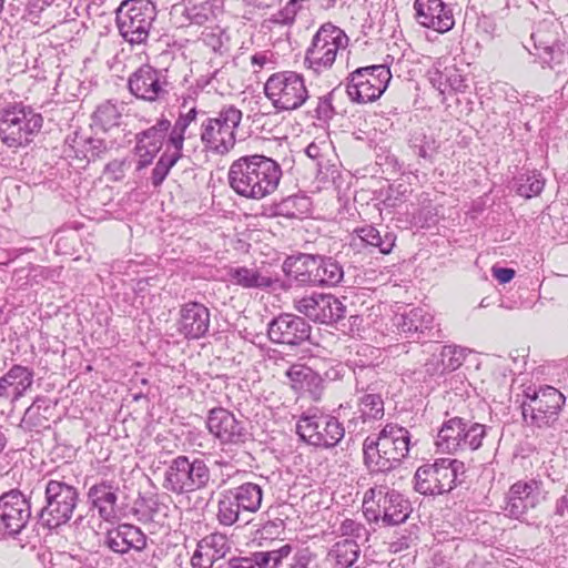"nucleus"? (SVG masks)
Here are the masks:
<instances>
[{
	"mask_svg": "<svg viewBox=\"0 0 568 568\" xmlns=\"http://www.w3.org/2000/svg\"><path fill=\"white\" fill-rule=\"evenodd\" d=\"M281 178L280 164L262 154L241 156L231 164L227 173L230 187L240 196L253 200L273 193Z\"/></svg>",
	"mask_w": 568,
	"mask_h": 568,
	"instance_id": "nucleus-1",
	"label": "nucleus"
},
{
	"mask_svg": "<svg viewBox=\"0 0 568 568\" xmlns=\"http://www.w3.org/2000/svg\"><path fill=\"white\" fill-rule=\"evenodd\" d=\"M412 436L407 428L386 424L378 434L363 442L364 464L371 473H388L398 468L408 457Z\"/></svg>",
	"mask_w": 568,
	"mask_h": 568,
	"instance_id": "nucleus-2",
	"label": "nucleus"
},
{
	"mask_svg": "<svg viewBox=\"0 0 568 568\" xmlns=\"http://www.w3.org/2000/svg\"><path fill=\"white\" fill-rule=\"evenodd\" d=\"M211 481V469L203 458L179 455L169 462L162 486L173 495L183 496L207 488Z\"/></svg>",
	"mask_w": 568,
	"mask_h": 568,
	"instance_id": "nucleus-3",
	"label": "nucleus"
},
{
	"mask_svg": "<svg viewBox=\"0 0 568 568\" xmlns=\"http://www.w3.org/2000/svg\"><path fill=\"white\" fill-rule=\"evenodd\" d=\"M44 503L37 514L39 524L50 530L65 525L73 516L79 503V490L62 479L43 483Z\"/></svg>",
	"mask_w": 568,
	"mask_h": 568,
	"instance_id": "nucleus-4",
	"label": "nucleus"
},
{
	"mask_svg": "<svg viewBox=\"0 0 568 568\" xmlns=\"http://www.w3.org/2000/svg\"><path fill=\"white\" fill-rule=\"evenodd\" d=\"M412 513L410 501L403 494L385 485L369 488L363 498V514L367 521L396 526L406 521Z\"/></svg>",
	"mask_w": 568,
	"mask_h": 568,
	"instance_id": "nucleus-5",
	"label": "nucleus"
},
{
	"mask_svg": "<svg viewBox=\"0 0 568 568\" xmlns=\"http://www.w3.org/2000/svg\"><path fill=\"white\" fill-rule=\"evenodd\" d=\"M43 125V116L30 105L11 103L0 110V139L9 148L31 143Z\"/></svg>",
	"mask_w": 568,
	"mask_h": 568,
	"instance_id": "nucleus-6",
	"label": "nucleus"
},
{
	"mask_svg": "<svg viewBox=\"0 0 568 568\" xmlns=\"http://www.w3.org/2000/svg\"><path fill=\"white\" fill-rule=\"evenodd\" d=\"M491 427L454 416L443 422L435 445L446 454L478 450Z\"/></svg>",
	"mask_w": 568,
	"mask_h": 568,
	"instance_id": "nucleus-7",
	"label": "nucleus"
},
{
	"mask_svg": "<svg viewBox=\"0 0 568 568\" xmlns=\"http://www.w3.org/2000/svg\"><path fill=\"white\" fill-rule=\"evenodd\" d=\"M465 480V464L458 459L438 458L417 468L414 488L425 496L449 493Z\"/></svg>",
	"mask_w": 568,
	"mask_h": 568,
	"instance_id": "nucleus-8",
	"label": "nucleus"
},
{
	"mask_svg": "<svg viewBox=\"0 0 568 568\" xmlns=\"http://www.w3.org/2000/svg\"><path fill=\"white\" fill-rule=\"evenodd\" d=\"M565 403L564 394L552 386H529L524 390L520 405L523 418L528 425L538 428L552 427Z\"/></svg>",
	"mask_w": 568,
	"mask_h": 568,
	"instance_id": "nucleus-9",
	"label": "nucleus"
},
{
	"mask_svg": "<svg viewBox=\"0 0 568 568\" xmlns=\"http://www.w3.org/2000/svg\"><path fill=\"white\" fill-rule=\"evenodd\" d=\"M158 10L151 0H123L115 10L120 36L130 44L145 43Z\"/></svg>",
	"mask_w": 568,
	"mask_h": 568,
	"instance_id": "nucleus-10",
	"label": "nucleus"
},
{
	"mask_svg": "<svg viewBox=\"0 0 568 568\" xmlns=\"http://www.w3.org/2000/svg\"><path fill=\"white\" fill-rule=\"evenodd\" d=\"M347 34L332 22L323 23L313 36L304 58V65L315 74L332 68L339 49L348 45Z\"/></svg>",
	"mask_w": 568,
	"mask_h": 568,
	"instance_id": "nucleus-11",
	"label": "nucleus"
},
{
	"mask_svg": "<svg viewBox=\"0 0 568 568\" xmlns=\"http://www.w3.org/2000/svg\"><path fill=\"white\" fill-rule=\"evenodd\" d=\"M262 500L263 488L255 483L224 489L219 495L216 519L220 525L231 527L240 520L241 513H256Z\"/></svg>",
	"mask_w": 568,
	"mask_h": 568,
	"instance_id": "nucleus-12",
	"label": "nucleus"
},
{
	"mask_svg": "<svg viewBox=\"0 0 568 568\" xmlns=\"http://www.w3.org/2000/svg\"><path fill=\"white\" fill-rule=\"evenodd\" d=\"M296 434L311 446L328 449L343 439L345 427L335 416L310 409L300 416Z\"/></svg>",
	"mask_w": 568,
	"mask_h": 568,
	"instance_id": "nucleus-13",
	"label": "nucleus"
},
{
	"mask_svg": "<svg viewBox=\"0 0 568 568\" xmlns=\"http://www.w3.org/2000/svg\"><path fill=\"white\" fill-rule=\"evenodd\" d=\"M264 93L277 112L297 110L310 98L304 77L295 71L271 74L264 84Z\"/></svg>",
	"mask_w": 568,
	"mask_h": 568,
	"instance_id": "nucleus-14",
	"label": "nucleus"
},
{
	"mask_svg": "<svg viewBox=\"0 0 568 568\" xmlns=\"http://www.w3.org/2000/svg\"><path fill=\"white\" fill-rule=\"evenodd\" d=\"M534 54L542 68L548 67L560 73L568 65V41L559 32V27L552 22H541L531 33Z\"/></svg>",
	"mask_w": 568,
	"mask_h": 568,
	"instance_id": "nucleus-15",
	"label": "nucleus"
},
{
	"mask_svg": "<svg viewBox=\"0 0 568 568\" xmlns=\"http://www.w3.org/2000/svg\"><path fill=\"white\" fill-rule=\"evenodd\" d=\"M390 79L392 73L386 64L362 67L349 74L346 93L353 102H373L385 92Z\"/></svg>",
	"mask_w": 568,
	"mask_h": 568,
	"instance_id": "nucleus-16",
	"label": "nucleus"
},
{
	"mask_svg": "<svg viewBox=\"0 0 568 568\" xmlns=\"http://www.w3.org/2000/svg\"><path fill=\"white\" fill-rule=\"evenodd\" d=\"M128 89L136 99L154 103L168 100L172 83L166 69L142 64L128 79Z\"/></svg>",
	"mask_w": 568,
	"mask_h": 568,
	"instance_id": "nucleus-17",
	"label": "nucleus"
},
{
	"mask_svg": "<svg viewBox=\"0 0 568 568\" xmlns=\"http://www.w3.org/2000/svg\"><path fill=\"white\" fill-rule=\"evenodd\" d=\"M32 517L30 496L18 488L0 495V532L17 538Z\"/></svg>",
	"mask_w": 568,
	"mask_h": 568,
	"instance_id": "nucleus-18",
	"label": "nucleus"
},
{
	"mask_svg": "<svg viewBox=\"0 0 568 568\" xmlns=\"http://www.w3.org/2000/svg\"><path fill=\"white\" fill-rule=\"evenodd\" d=\"M545 499L546 491L542 489L540 479L517 480L505 496L503 510L508 518L525 521L527 514L536 509Z\"/></svg>",
	"mask_w": 568,
	"mask_h": 568,
	"instance_id": "nucleus-19",
	"label": "nucleus"
},
{
	"mask_svg": "<svg viewBox=\"0 0 568 568\" xmlns=\"http://www.w3.org/2000/svg\"><path fill=\"white\" fill-rule=\"evenodd\" d=\"M206 428L222 446H239L250 439V433L244 423L223 407H214L209 410Z\"/></svg>",
	"mask_w": 568,
	"mask_h": 568,
	"instance_id": "nucleus-20",
	"label": "nucleus"
},
{
	"mask_svg": "<svg viewBox=\"0 0 568 568\" xmlns=\"http://www.w3.org/2000/svg\"><path fill=\"white\" fill-rule=\"evenodd\" d=\"M312 326L298 315L283 313L274 317L267 325V336L272 343L287 346H300L308 341Z\"/></svg>",
	"mask_w": 568,
	"mask_h": 568,
	"instance_id": "nucleus-21",
	"label": "nucleus"
},
{
	"mask_svg": "<svg viewBox=\"0 0 568 568\" xmlns=\"http://www.w3.org/2000/svg\"><path fill=\"white\" fill-rule=\"evenodd\" d=\"M295 308L321 324L338 323L346 314V306L333 294L305 296L296 302Z\"/></svg>",
	"mask_w": 568,
	"mask_h": 568,
	"instance_id": "nucleus-22",
	"label": "nucleus"
},
{
	"mask_svg": "<svg viewBox=\"0 0 568 568\" xmlns=\"http://www.w3.org/2000/svg\"><path fill=\"white\" fill-rule=\"evenodd\" d=\"M210 310L200 302L190 301L180 306L176 331L184 338L200 339L210 328Z\"/></svg>",
	"mask_w": 568,
	"mask_h": 568,
	"instance_id": "nucleus-23",
	"label": "nucleus"
},
{
	"mask_svg": "<svg viewBox=\"0 0 568 568\" xmlns=\"http://www.w3.org/2000/svg\"><path fill=\"white\" fill-rule=\"evenodd\" d=\"M103 545L114 554L124 556L130 551L141 552L148 547V536L132 524H119L104 535Z\"/></svg>",
	"mask_w": 568,
	"mask_h": 568,
	"instance_id": "nucleus-24",
	"label": "nucleus"
},
{
	"mask_svg": "<svg viewBox=\"0 0 568 568\" xmlns=\"http://www.w3.org/2000/svg\"><path fill=\"white\" fill-rule=\"evenodd\" d=\"M396 326L403 337L413 342L439 337V329L434 324V316L422 307H415L402 314Z\"/></svg>",
	"mask_w": 568,
	"mask_h": 568,
	"instance_id": "nucleus-25",
	"label": "nucleus"
},
{
	"mask_svg": "<svg viewBox=\"0 0 568 568\" xmlns=\"http://www.w3.org/2000/svg\"><path fill=\"white\" fill-rule=\"evenodd\" d=\"M414 9L416 21L424 28L445 33L455 26L453 10L443 0H415Z\"/></svg>",
	"mask_w": 568,
	"mask_h": 568,
	"instance_id": "nucleus-26",
	"label": "nucleus"
},
{
	"mask_svg": "<svg viewBox=\"0 0 568 568\" xmlns=\"http://www.w3.org/2000/svg\"><path fill=\"white\" fill-rule=\"evenodd\" d=\"M118 491L119 487L109 480H101L88 489L87 498L90 509L97 510L99 517L106 523L118 518Z\"/></svg>",
	"mask_w": 568,
	"mask_h": 568,
	"instance_id": "nucleus-27",
	"label": "nucleus"
},
{
	"mask_svg": "<svg viewBox=\"0 0 568 568\" xmlns=\"http://www.w3.org/2000/svg\"><path fill=\"white\" fill-rule=\"evenodd\" d=\"M55 410L57 402L47 396L39 395L24 410L19 427L23 432L41 434L50 429L51 423L54 422Z\"/></svg>",
	"mask_w": 568,
	"mask_h": 568,
	"instance_id": "nucleus-28",
	"label": "nucleus"
},
{
	"mask_svg": "<svg viewBox=\"0 0 568 568\" xmlns=\"http://www.w3.org/2000/svg\"><path fill=\"white\" fill-rule=\"evenodd\" d=\"M396 242V234L387 227L382 230L374 225L356 227L352 234L349 246L356 250L367 248L371 253L377 250L381 254H389Z\"/></svg>",
	"mask_w": 568,
	"mask_h": 568,
	"instance_id": "nucleus-29",
	"label": "nucleus"
},
{
	"mask_svg": "<svg viewBox=\"0 0 568 568\" xmlns=\"http://www.w3.org/2000/svg\"><path fill=\"white\" fill-rule=\"evenodd\" d=\"M285 376L296 393L308 394L314 400L320 399L324 382L317 372L304 364L295 363L286 369Z\"/></svg>",
	"mask_w": 568,
	"mask_h": 568,
	"instance_id": "nucleus-30",
	"label": "nucleus"
},
{
	"mask_svg": "<svg viewBox=\"0 0 568 568\" xmlns=\"http://www.w3.org/2000/svg\"><path fill=\"white\" fill-rule=\"evenodd\" d=\"M384 412L383 392L364 394L358 397L357 410L347 427L349 432H364V425L381 420Z\"/></svg>",
	"mask_w": 568,
	"mask_h": 568,
	"instance_id": "nucleus-31",
	"label": "nucleus"
},
{
	"mask_svg": "<svg viewBox=\"0 0 568 568\" xmlns=\"http://www.w3.org/2000/svg\"><path fill=\"white\" fill-rule=\"evenodd\" d=\"M317 254L298 253L287 256L282 265L285 276L295 281L301 286H314L318 266H316Z\"/></svg>",
	"mask_w": 568,
	"mask_h": 568,
	"instance_id": "nucleus-32",
	"label": "nucleus"
},
{
	"mask_svg": "<svg viewBox=\"0 0 568 568\" xmlns=\"http://www.w3.org/2000/svg\"><path fill=\"white\" fill-rule=\"evenodd\" d=\"M429 82L440 94L464 92L467 88L466 79L455 64L446 65L437 61L428 71Z\"/></svg>",
	"mask_w": 568,
	"mask_h": 568,
	"instance_id": "nucleus-33",
	"label": "nucleus"
},
{
	"mask_svg": "<svg viewBox=\"0 0 568 568\" xmlns=\"http://www.w3.org/2000/svg\"><path fill=\"white\" fill-rule=\"evenodd\" d=\"M200 138L204 149L217 155L229 153L236 143V132L205 121L201 124Z\"/></svg>",
	"mask_w": 568,
	"mask_h": 568,
	"instance_id": "nucleus-34",
	"label": "nucleus"
},
{
	"mask_svg": "<svg viewBox=\"0 0 568 568\" xmlns=\"http://www.w3.org/2000/svg\"><path fill=\"white\" fill-rule=\"evenodd\" d=\"M65 143L74 152L75 158L87 159L88 162L103 159L113 146L111 141L106 142L98 136H84L78 132L73 136L69 135Z\"/></svg>",
	"mask_w": 568,
	"mask_h": 568,
	"instance_id": "nucleus-35",
	"label": "nucleus"
},
{
	"mask_svg": "<svg viewBox=\"0 0 568 568\" xmlns=\"http://www.w3.org/2000/svg\"><path fill=\"white\" fill-rule=\"evenodd\" d=\"M408 148L413 154L417 156L419 165L428 169L433 166L436 161L440 143L435 136L428 135L420 130L410 133Z\"/></svg>",
	"mask_w": 568,
	"mask_h": 568,
	"instance_id": "nucleus-36",
	"label": "nucleus"
},
{
	"mask_svg": "<svg viewBox=\"0 0 568 568\" xmlns=\"http://www.w3.org/2000/svg\"><path fill=\"white\" fill-rule=\"evenodd\" d=\"M229 275L234 284L244 288H268L274 284L271 276L246 266L232 267Z\"/></svg>",
	"mask_w": 568,
	"mask_h": 568,
	"instance_id": "nucleus-37",
	"label": "nucleus"
},
{
	"mask_svg": "<svg viewBox=\"0 0 568 568\" xmlns=\"http://www.w3.org/2000/svg\"><path fill=\"white\" fill-rule=\"evenodd\" d=\"M316 266L318 274L316 273L314 286L333 287L342 283L344 268L334 257L317 254Z\"/></svg>",
	"mask_w": 568,
	"mask_h": 568,
	"instance_id": "nucleus-38",
	"label": "nucleus"
},
{
	"mask_svg": "<svg viewBox=\"0 0 568 568\" xmlns=\"http://www.w3.org/2000/svg\"><path fill=\"white\" fill-rule=\"evenodd\" d=\"M545 179L537 170H526L514 178L513 189L525 199L538 196L545 187Z\"/></svg>",
	"mask_w": 568,
	"mask_h": 568,
	"instance_id": "nucleus-39",
	"label": "nucleus"
},
{
	"mask_svg": "<svg viewBox=\"0 0 568 568\" xmlns=\"http://www.w3.org/2000/svg\"><path fill=\"white\" fill-rule=\"evenodd\" d=\"M355 390L357 394L384 392L385 383L373 365H358L354 368Z\"/></svg>",
	"mask_w": 568,
	"mask_h": 568,
	"instance_id": "nucleus-40",
	"label": "nucleus"
},
{
	"mask_svg": "<svg viewBox=\"0 0 568 568\" xmlns=\"http://www.w3.org/2000/svg\"><path fill=\"white\" fill-rule=\"evenodd\" d=\"M19 398L32 387L34 372L32 368L19 364L12 365L7 373L1 376Z\"/></svg>",
	"mask_w": 568,
	"mask_h": 568,
	"instance_id": "nucleus-41",
	"label": "nucleus"
},
{
	"mask_svg": "<svg viewBox=\"0 0 568 568\" xmlns=\"http://www.w3.org/2000/svg\"><path fill=\"white\" fill-rule=\"evenodd\" d=\"M122 119V112L116 103L105 101L98 105L92 114L91 128L108 132L111 129L119 126Z\"/></svg>",
	"mask_w": 568,
	"mask_h": 568,
	"instance_id": "nucleus-42",
	"label": "nucleus"
},
{
	"mask_svg": "<svg viewBox=\"0 0 568 568\" xmlns=\"http://www.w3.org/2000/svg\"><path fill=\"white\" fill-rule=\"evenodd\" d=\"M171 128V121L162 116L156 123L146 130L135 134V142L146 144L152 148V152H159L163 145V141Z\"/></svg>",
	"mask_w": 568,
	"mask_h": 568,
	"instance_id": "nucleus-43",
	"label": "nucleus"
},
{
	"mask_svg": "<svg viewBox=\"0 0 568 568\" xmlns=\"http://www.w3.org/2000/svg\"><path fill=\"white\" fill-rule=\"evenodd\" d=\"M359 551V544H356V539H343L332 547L328 557L339 568H348L358 559Z\"/></svg>",
	"mask_w": 568,
	"mask_h": 568,
	"instance_id": "nucleus-44",
	"label": "nucleus"
},
{
	"mask_svg": "<svg viewBox=\"0 0 568 568\" xmlns=\"http://www.w3.org/2000/svg\"><path fill=\"white\" fill-rule=\"evenodd\" d=\"M222 0H204L186 9L187 19L191 23L204 26L213 22L222 13Z\"/></svg>",
	"mask_w": 568,
	"mask_h": 568,
	"instance_id": "nucleus-45",
	"label": "nucleus"
},
{
	"mask_svg": "<svg viewBox=\"0 0 568 568\" xmlns=\"http://www.w3.org/2000/svg\"><path fill=\"white\" fill-rule=\"evenodd\" d=\"M199 547L206 550L214 561L222 559L231 550L230 541L226 535L212 532L199 541Z\"/></svg>",
	"mask_w": 568,
	"mask_h": 568,
	"instance_id": "nucleus-46",
	"label": "nucleus"
},
{
	"mask_svg": "<svg viewBox=\"0 0 568 568\" xmlns=\"http://www.w3.org/2000/svg\"><path fill=\"white\" fill-rule=\"evenodd\" d=\"M243 113L240 109H237L233 104H227L222 106V109L216 113L215 116L206 118L205 122H211V124L214 125H221L229 130H233L236 132V130L240 126V123L242 121Z\"/></svg>",
	"mask_w": 568,
	"mask_h": 568,
	"instance_id": "nucleus-47",
	"label": "nucleus"
},
{
	"mask_svg": "<svg viewBox=\"0 0 568 568\" xmlns=\"http://www.w3.org/2000/svg\"><path fill=\"white\" fill-rule=\"evenodd\" d=\"M180 160L179 155H173L169 150H165L159 160L155 163V166L152 169L151 173V184L154 189L160 187L166 176L170 173V170L178 163Z\"/></svg>",
	"mask_w": 568,
	"mask_h": 568,
	"instance_id": "nucleus-48",
	"label": "nucleus"
},
{
	"mask_svg": "<svg viewBox=\"0 0 568 568\" xmlns=\"http://www.w3.org/2000/svg\"><path fill=\"white\" fill-rule=\"evenodd\" d=\"M438 355L448 373L460 367L466 356L465 349L456 345L442 346Z\"/></svg>",
	"mask_w": 568,
	"mask_h": 568,
	"instance_id": "nucleus-49",
	"label": "nucleus"
},
{
	"mask_svg": "<svg viewBox=\"0 0 568 568\" xmlns=\"http://www.w3.org/2000/svg\"><path fill=\"white\" fill-rule=\"evenodd\" d=\"M342 536L349 537L348 539H356V544L366 542L369 538V531L359 521L354 519H344L339 526Z\"/></svg>",
	"mask_w": 568,
	"mask_h": 568,
	"instance_id": "nucleus-50",
	"label": "nucleus"
},
{
	"mask_svg": "<svg viewBox=\"0 0 568 568\" xmlns=\"http://www.w3.org/2000/svg\"><path fill=\"white\" fill-rule=\"evenodd\" d=\"M337 88L333 89L327 94L320 97L317 99V104L315 106V115L318 121H328L335 115V109L333 106V98L336 92Z\"/></svg>",
	"mask_w": 568,
	"mask_h": 568,
	"instance_id": "nucleus-51",
	"label": "nucleus"
},
{
	"mask_svg": "<svg viewBox=\"0 0 568 568\" xmlns=\"http://www.w3.org/2000/svg\"><path fill=\"white\" fill-rule=\"evenodd\" d=\"M169 139L166 142V149L171 154L179 155L181 159L183 156V145L185 140V133L181 130H178L175 125L171 124L169 130Z\"/></svg>",
	"mask_w": 568,
	"mask_h": 568,
	"instance_id": "nucleus-52",
	"label": "nucleus"
},
{
	"mask_svg": "<svg viewBox=\"0 0 568 568\" xmlns=\"http://www.w3.org/2000/svg\"><path fill=\"white\" fill-rule=\"evenodd\" d=\"M288 568H317L316 555L308 548L300 549L292 557Z\"/></svg>",
	"mask_w": 568,
	"mask_h": 568,
	"instance_id": "nucleus-53",
	"label": "nucleus"
},
{
	"mask_svg": "<svg viewBox=\"0 0 568 568\" xmlns=\"http://www.w3.org/2000/svg\"><path fill=\"white\" fill-rule=\"evenodd\" d=\"M296 13L297 6L295 4V0H290L283 9L272 16L271 21L275 24H291L294 22Z\"/></svg>",
	"mask_w": 568,
	"mask_h": 568,
	"instance_id": "nucleus-54",
	"label": "nucleus"
},
{
	"mask_svg": "<svg viewBox=\"0 0 568 568\" xmlns=\"http://www.w3.org/2000/svg\"><path fill=\"white\" fill-rule=\"evenodd\" d=\"M151 149L152 148H150L146 144H140V143L135 142V146H134L133 151H134V154L138 155V158H139L136 161V168H135L136 171L144 170L153 162L158 152H152Z\"/></svg>",
	"mask_w": 568,
	"mask_h": 568,
	"instance_id": "nucleus-55",
	"label": "nucleus"
},
{
	"mask_svg": "<svg viewBox=\"0 0 568 568\" xmlns=\"http://www.w3.org/2000/svg\"><path fill=\"white\" fill-rule=\"evenodd\" d=\"M50 6L48 0H30L26 8L24 19L34 24L39 23L42 11Z\"/></svg>",
	"mask_w": 568,
	"mask_h": 568,
	"instance_id": "nucleus-56",
	"label": "nucleus"
},
{
	"mask_svg": "<svg viewBox=\"0 0 568 568\" xmlns=\"http://www.w3.org/2000/svg\"><path fill=\"white\" fill-rule=\"evenodd\" d=\"M293 550L292 545L285 544L277 549L267 550L271 568H278Z\"/></svg>",
	"mask_w": 568,
	"mask_h": 568,
	"instance_id": "nucleus-57",
	"label": "nucleus"
},
{
	"mask_svg": "<svg viewBox=\"0 0 568 568\" xmlns=\"http://www.w3.org/2000/svg\"><path fill=\"white\" fill-rule=\"evenodd\" d=\"M424 371L430 377L439 376V375H444L445 373H448L447 369L445 368L443 362L440 361V356L436 352H434L432 354V356L424 364Z\"/></svg>",
	"mask_w": 568,
	"mask_h": 568,
	"instance_id": "nucleus-58",
	"label": "nucleus"
},
{
	"mask_svg": "<svg viewBox=\"0 0 568 568\" xmlns=\"http://www.w3.org/2000/svg\"><path fill=\"white\" fill-rule=\"evenodd\" d=\"M214 559L212 556L204 550L203 548L196 547L192 558L191 564L193 568H212L214 565Z\"/></svg>",
	"mask_w": 568,
	"mask_h": 568,
	"instance_id": "nucleus-59",
	"label": "nucleus"
},
{
	"mask_svg": "<svg viewBox=\"0 0 568 568\" xmlns=\"http://www.w3.org/2000/svg\"><path fill=\"white\" fill-rule=\"evenodd\" d=\"M20 398L16 396L12 388H10L7 382L0 377V406L2 408L10 407L12 408L16 402Z\"/></svg>",
	"mask_w": 568,
	"mask_h": 568,
	"instance_id": "nucleus-60",
	"label": "nucleus"
},
{
	"mask_svg": "<svg viewBox=\"0 0 568 568\" xmlns=\"http://www.w3.org/2000/svg\"><path fill=\"white\" fill-rule=\"evenodd\" d=\"M197 109L192 106L186 113H180L173 125L185 133L190 124L195 121Z\"/></svg>",
	"mask_w": 568,
	"mask_h": 568,
	"instance_id": "nucleus-61",
	"label": "nucleus"
},
{
	"mask_svg": "<svg viewBox=\"0 0 568 568\" xmlns=\"http://www.w3.org/2000/svg\"><path fill=\"white\" fill-rule=\"evenodd\" d=\"M129 163L128 159L113 160L105 165L104 173L113 174L115 181L122 180L124 178V168Z\"/></svg>",
	"mask_w": 568,
	"mask_h": 568,
	"instance_id": "nucleus-62",
	"label": "nucleus"
},
{
	"mask_svg": "<svg viewBox=\"0 0 568 568\" xmlns=\"http://www.w3.org/2000/svg\"><path fill=\"white\" fill-rule=\"evenodd\" d=\"M298 202H303L305 204H307V200L305 197H300V196H288L287 199L283 200V202L281 203V211L284 215L286 216H290V217H295L297 216V213L294 212L292 209L298 203Z\"/></svg>",
	"mask_w": 568,
	"mask_h": 568,
	"instance_id": "nucleus-63",
	"label": "nucleus"
},
{
	"mask_svg": "<svg viewBox=\"0 0 568 568\" xmlns=\"http://www.w3.org/2000/svg\"><path fill=\"white\" fill-rule=\"evenodd\" d=\"M493 276L500 283L507 284L509 283L516 275L514 268L510 267H497L493 266L491 268Z\"/></svg>",
	"mask_w": 568,
	"mask_h": 568,
	"instance_id": "nucleus-64",
	"label": "nucleus"
}]
</instances>
